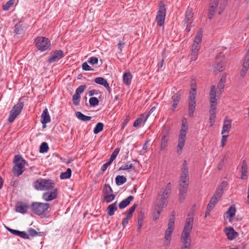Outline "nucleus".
I'll return each mask as SVG.
<instances>
[{
    "mask_svg": "<svg viewBox=\"0 0 249 249\" xmlns=\"http://www.w3.org/2000/svg\"><path fill=\"white\" fill-rule=\"evenodd\" d=\"M163 208L160 207L158 205H156L155 212L154 213L153 219L157 220L159 219V216L160 214L161 211Z\"/></svg>",
    "mask_w": 249,
    "mask_h": 249,
    "instance_id": "nucleus-37",
    "label": "nucleus"
},
{
    "mask_svg": "<svg viewBox=\"0 0 249 249\" xmlns=\"http://www.w3.org/2000/svg\"><path fill=\"white\" fill-rule=\"evenodd\" d=\"M194 218L190 217L186 219L183 230L181 233V239H191L190 234L193 228Z\"/></svg>",
    "mask_w": 249,
    "mask_h": 249,
    "instance_id": "nucleus-10",
    "label": "nucleus"
},
{
    "mask_svg": "<svg viewBox=\"0 0 249 249\" xmlns=\"http://www.w3.org/2000/svg\"><path fill=\"white\" fill-rule=\"evenodd\" d=\"M80 98V95L74 93L72 96L73 104L74 106H77L79 105Z\"/></svg>",
    "mask_w": 249,
    "mask_h": 249,
    "instance_id": "nucleus-48",
    "label": "nucleus"
},
{
    "mask_svg": "<svg viewBox=\"0 0 249 249\" xmlns=\"http://www.w3.org/2000/svg\"><path fill=\"white\" fill-rule=\"evenodd\" d=\"M193 17V13L191 9H188L185 13V18L184 21L186 24L191 23L192 21V18Z\"/></svg>",
    "mask_w": 249,
    "mask_h": 249,
    "instance_id": "nucleus-31",
    "label": "nucleus"
},
{
    "mask_svg": "<svg viewBox=\"0 0 249 249\" xmlns=\"http://www.w3.org/2000/svg\"><path fill=\"white\" fill-rule=\"evenodd\" d=\"M200 46L198 44H193L192 52L195 53H198L199 51Z\"/></svg>",
    "mask_w": 249,
    "mask_h": 249,
    "instance_id": "nucleus-57",
    "label": "nucleus"
},
{
    "mask_svg": "<svg viewBox=\"0 0 249 249\" xmlns=\"http://www.w3.org/2000/svg\"><path fill=\"white\" fill-rule=\"evenodd\" d=\"M202 38V30L200 29L197 32L196 36L194 40V44H196L199 45V43L201 42Z\"/></svg>",
    "mask_w": 249,
    "mask_h": 249,
    "instance_id": "nucleus-46",
    "label": "nucleus"
},
{
    "mask_svg": "<svg viewBox=\"0 0 249 249\" xmlns=\"http://www.w3.org/2000/svg\"><path fill=\"white\" fill-rule=\"evenodd\" d=\"M87 88L86 85H82L79 86L75 90V94L80 95L83 93Z\"/></svg>",
    "mask_w": 249,
    "mask_h": 249,
    "instance_id": "nucleus-51",
    "label": "nucleus"
},
{
    "mask_svg": "<svg viewBox=\"0 0 249 249\" xmlns=\"http://www.w3.org/2000/svg\"><path fill=\"white\" fill-rule=\"evenodd\" d=\"M196 109L195 107H188V114L189 116L191 117H193L194 116V112Z\"/></svg>",
    "mask_w": 249,
    "mask_h": 249,
    "instance_id": "nucleus-62",
    "label": "nucleus"
},
{
    "mask_svg": "<svg viewBox=\"0 0 249 249\" xmlns=\"http://www.w3.org/2000/svg\"><path fill=\"white\" fill-rule=\"evenodd\" d=\"M49 150V146L47 142H42L39 148V152L41 153H46Z\"/></svg>",
    "mask_w": 249,
    "mask_h": 249,
    "instance_id": "nucleus-43",
    "label": "nucleus"
},
{
    "mask_svg": "<svg viewBox=\"0 0 249 249\" xmlns=\"http://www.w3.org/2000/svg\"><path fill=\"white\" fill-rule=\"evenodd\" d=\"M58 194V189H53L51 191L44 193L42 194V198L46 201H50L56 198Z\"/></svg>",
    "mask_w": 249,
    "mask_h": 249,
    "instance_id": "nucleus-13",
    "label": "nucleus"
},
{
    "mask_svg": "<svg viewBox=\"0 0 249 249\" xmlns=\"http://www.w3.org/2000/svg\"><path fill=\"white\" fill-rule=\"evenodd\" d=\"M144 116L143 114H142L140 117L138 118L134 122L133 124V126L135 127H137L140 126V125L142 123V122H144Z\"/></svg>",
    "mask_w": 249,
    "mask_h": 249,
    "instance_id": "nucleus-41",
    "label": "nucleus"
},
{
    "mask_svg": "<svg viewBox=\"0 0 249 249\" xmlns=\"http://www.w3.org/2000/svg\"><path fill=\"white\" fill-rule=\"evenodd\" d=\"M120 148L118 147L115 148L113 152L112 153L110 157L113 158L114 159H115L120 152Z\"/></svg>",
    "mask_w": 249,
    "mask_h": 249,
    "instance_id": "nucleus-59",
    "label": "nucleus"
},
{
    "mask_svg": "<svg viewBox=\"0 0 249 249\" xmlns=\"http://www.w3.org/2000/svg\"><path fill=\"white\" fill-rule=\"evenodd\" d=\"M36 48L40 51L44 52L51 49V43L49 39L43 36H38L35 39Z\"/></svg>",
    "mask_w": 249,
    "mask_h": 249,
    "instance_id": "nucleus-8",
    "label": "nucleus"
},
{
    "mask_svg": "<svg viewBox=\"0 0 249 249\" xmlns=\"http://www.w3.org/2000/svg\"><path fill=\"white\" fill-rule=\"evenodd\" d=\"M166 12L165 5L164 3L160 0L159 3L158 11L156 17V20L158 26H162L164 25Z\"/></svg>",
    "mask_w": 249,
    "mask_h": 249,
    "instance_id": "nucleus-7",
    "label": "nucleus"
},
{
    "mask_svg": "<svg viewBox=\"0 0 249 249\" xmlns=\"http://www.w3.org/2000/svg\"><path fill=\"white\" fill-rule=\"evenodd\" d=\"M144 217V213L142 211H140L138 213V216H137L138 220L143 221Z\"/></svg>",
    "mask_w": 249,
    "mask_h": 249,
    "instance_id": "nucleus-60",
    "label": "nucleus"
},
{
    "mask_svg": "<svg viewBox=\"0 0 249 249\" xmlns=\"http://www.w3.org/2000/svg\"><path fill=\"white\" fill-rule=\"evenodd\" d=\"M183 91L181 90H178L177 93H174L171 97L172 106L170 109L171 112L176 111L178 105L181 98Z\"/></svg>",
    "mask_w": 249,
    "mask_h": 249,
    "instance_id": "nucleus-11",
    "label": "nucleus"
},
{
    "mask_svg": "<svg viewBox=\"0 0 249 249\" xmlns=\"http://www.w3.org/2000/svg\"><path fill=\"white\" fill-rule=\"evenodd\" d=\"M112 193L113 190L112 189L110 186L108 184H105L103 189V195L109 194V193Z\"/></svg>",
    "mask_w": 249,
    "mask_h": 249,
    "instance_id": "nucleus-42",
    "label": "nucleus"
},
{
    "mask_svg": "<svg viewBox=\"0 0 249 249\" xmlns=\"http://www.w3.org/2000/svg\"><path fill=\"white\" fill-rule=\"evenodd\" d=\"M131 169H134V166L132 163L129 161L121 166L119 168V170H129Z\"/></svg>",
    "mask_w": 249,
    "mask_h": 249,
    "instance_id": "nucleus-38",
    "label": "nucleus"
},
{
    "mask_svg": "<svg viewBox=\"0 0 249 249\" xmlns=\"http://www.w3.org/2000/svg\"><path fill=\"white\" fill-rule=\"evenodd\" d=\"M223 59L222 55H219L216 57L215 64L213 67V72L215 74L223 70Z\"/></svg>",
    "mask_w": 249,
    "mask_h": 249,
    "instance_id": "nucleus-15",
    "label": "nucleus"
},
{
    "mask_svg": "<svg viewBox=\"0 0 249 249\" xmlns=\"http://www.w3.org/2000/svg\"><path fill=\"white\" fill-rule=\"evenodd\" d=\"M219 0H210V6L208 10V17L212 19L217 11Z\"/></svg>",
    "mask_w": 249,
    "mask_h": 249,
    "instance_id": "nucleus-12",
    "label": "nucleus"
},
{
    "mask_svg": "<svg viewBox=\"0 0 249 249\" xmlns=\"http://www.w3.org/2000/svg\"><path fill=\"white\" fill-rule=\"evenodd\" d=\"M226 3L225 2H221L219 5L218 14L221 15L225 9Z\"/></svg>",
    "mask_w": 249,
    "mask_h": 249,
    "instance_id": "nucleus-54",
    "label": "nucleus"
},
{
    "mask_svg": "<svg viewBox=\"0 0 249 249\" xmlns=\"http://www.w3.org/2000/svg\"><path fill=\"white\" fill-rule=\"evenodd\" d=\"M25 31L24 23L22 21H19L14 26V33L16 35H21L24 33Z\"/></svg>",
    "mask_w": 249,
    "mask_h": 249,
    "instance_id": "nucleus-21",
    "label": "nucleus"
},
{
    "mask_svg": "<svg viewBox=\"0 0 249 249\" xmlns=\"http://www.w3.org/2000/svg\"><path fill=\"white\" fill-rule=\"evenodd\" d=\"M195 93H190L189 97L188 106L189 107H196V101Z\"/></svg>",
    "mask_w": 249,
    "mask_h": 249,
    "instance_id": "nucleus-32",
    "label": "nucleus"
},
{
    "mask_svg": "<svg viewBox=\"0 0 249 249\" xmlns=\"http://www.w3.org/2000/svg\"><path fill=\"white\" fill-rule=\"evenodd\" d=\"M224 232L230 240H233L235 237L238 235V233L235 231L233 228L231 227L225 228Z\"/></svg>",
    "mask_w": 249,
    "mask_h": 249,
    "instance_id": "nucleus-17",
    "label": "nucleus"
},
{
    "mask_svg": "<svg viewBox=\"0 0 249 249\" xmlns=\"http://www.w3.org/2000/svg\"><path fill=\"white\" fill-rule=\"evenodd\" d=\"M54 186V181L52 179H43L42 190L49 191L53 189Z\"/></svg>",
    "mask_w": 249,
    "mask_h": 249,
    "instance_id": "nucleus-25",
    "label": "nucleus"
},
{
    "mask_svg": "<svg viewBox=\"0 0 249 249\" xmlns=\"http://www.w3.org/2000/svg\"><path fill=\"white\" fill-rule=\"evenodd\" d=\"M174 227H175L174 226H170V225H168V228L165 231L164 237H171V235L173 232Z\"/></svg>",
    "mask_w": 249,
    "mask_h": 249,
    "instance_id": "nucleus-49",
    "label": "nucleus"
},
{
    "mask_svg": "<svg viewBox=\"0 0 249 249\" xmlns=\"http://www.w3.org/2000/svg\"><path fill=\"white\" fill-rule=\"evenodd\" d=\"M217 106H214L213 105H211L210 109L209 110L210 112V119H214L215 118V111L216 109Z\"/></svg>",
    "mask_w": 249,
    "mask_h": 249,
    "instance_id": "nucleus-47",
    "label": "nucleus"
},
{
    "mask_svg": "<svg viewBox=\"0 0 249 249\" xmlns=\"http://www.w3.org/2000/svg\"><path fill=\"white\" fill-rule=\"evenodd\" d=\"M183 245L181 249H190L191 246V239H181Z\"/></svg>",
    "mask_w": 249,
    "mask_h": 249,
    "instance_id": "nucleus-39",
    "label": "nucleus"
},
{
    "mask_svg": "<svg viewBox=\"0 0 249 249\" xmlns=\"http://www.w3.org/2000/svg\"><path fill=\"white\" fill-rule=\"evenodd\" d=\"M7 229L10 233L14 235L19 236L25 239H29V235L25 231H21L16 230H13L9 228H7Z\"/></svg>",
    "mask_w": 249,
    "mask_h": 249,
    "instance_id": "nucleus-22",
    "label": "nucleus"
},
{
    "mask_svg": "<svg viewBox=\"0 0 249 249\" xmlns=\"http://www.w3.org/2000/svg\"><path fill=\"white\" fill-rule=\"evenodd\" d=\"M29 208V205L24 204L22 201H18L16 204L15 210L18 213L24 214L27 213Z\"/></svg>",
    "mask_w": 249,
    "mask_h": 249,
    "instance_id": "nucleus-16",
    "label": "nucleus"
},
{
    "mask_svg": "<svg viewBox=\"0 0 249 249\" xmlns=\"http://www.w3.org/2000/svg\"><path fill=\"white\" fill-rule=\"evenodd\" d=\"M196 84L195 83H192L191 85V91L190 93L194 92L196 96Z\"/></svg>",
    "mask_w": 249,
    "mask_h": 249,
    "instance_id": "nucleus-61",
    "label": "nucleus"
},
{
    "mask_svg": "<svg viewBox=\"0 0 249 249\" xmlns=\"http://www.w3.org/2000/svg\"><path fill=\"white\" fill-rule=\"evenodd\" d=\"M71 175V170L70 168H68L66 172L61 173L60 178L61 179H67L70 178Z\"/></svg>",
    "mask_w": 249,
    "mask_h": 249,
    "instance_id": "nucleus-36",
    "label": "nucleus"
},
{
    "mask_svg": "<svg viewBox=\"0 0 249 249\" xmlns=\"http://www.w3.org/2000/svg\"><path fill=\"white\" fill-rule=\"evenodd\" d=\"M15 165L13 167L14 175L18 177L24 171V166L27 164V162L20 155H15L14 157Z\"/></svg>",
    "mask_w": 249,
    "mask_h": 249,
    "instance_id": "nucleus-4",
    "label": "nucleus"
},
{
    "mask_svg": "<svg viewBox=\"0 0 249 249\" xmlns=\"http://www.w3.org/2000/svg\"><path fill=\"white\" fill-rule=\"evenodd\" d=\"M82 67L83 70L86 71L93 70V69H92L86 62H85L82 64Z\"/></svg>",
    "mask_w": 249,
    "mask_h": 249,
    "instance_id": "nucleus-55",
    "label": "nucleus"
},
{
    "mask_svg": "<svg viewBox=\"0 0 249 249\" xmlns=\"http://www.w3.org/2000/svg\"><path fill=\"white\" fill-rule=\"evenodd\" d=\"M171 183L169 182L165 188L160 191V194L157 198L156 205L162 208L166 206L168 203L167 198L171 194Z\"/></svg>",
    "mask_w": 249,
    "mask_h": 249,
    "instance_id": "nucleus-3",
    "label": "nucleus"
},
{
    "mask_svg": "<svg viewBox=\"0 0 249 249\" xmlns=\"http://www.w3.org/2000/svg\"><path fill=\"white\" fill-rule=\"evenodd\" d=\"M88 62L92 65L97 64L98 62V59L96 57H91L89 59Z\"/></svg>",
    "mask_w": 249,
    "mask_h": 249,
    "instance_id": "nucleus-52",
    "label": "nucleus"
},
{
    "mask_svg": "<svg viewBox=\"0 0 249 249\" xmlns=\"http://www.w3.org/2000/svg\"><path fill=\"white\" fill-rule=\"evenodd\" d=\"M94 82L99 85L103 86L107 90L109 93L111 92V89L109 87V84L105 78L101 77H96L94 79Z\"/></svg>",
    "mask_w": 249,
    "mask_h": 249,
    "instance_id": "nucleus-20",
    "label": "nucleus"
},
{
    "mask_svg": "<svg viewBox=\"0 0 249 249\" xmlns=\"http://www.w3.org/2000/svg\"><path fill=\"white\" fill-rule=\"evenodd\" d=\"M228 136V134L227 135H225V134L222 135L221 141V146L222 147H223L226 145Z\"/></svg>",
    "mask_w": 249,
    "mask_h": 249,
    "instance_id": "nucleus-56",
    "label": "nucleus"
},
{
    "mask_svg": "<svg viewBox=\"0 0 249 249\" xmlns=\"http://www.w3.org/2000/svg\"><path fill=\"white\" fill-rule=\"evenodd\" d=\"M189 184V176L188 167L187 161L184 160L182 165L181 173L178 185V201L180 203L183 202L186 197Z\"/></svg>",
    "mask_w": 249,
    "mask_h": 249,
    "instance_id": "nucleus-1",
    "label": "nucleus"
},
{
    "mask_svg": "<svg viewBox=\"0 0 249 249\" xmlns=\"http://www.w3.org/2000/svg\"><path fill=\"white\" fill-rule=\"evenodd\" d=\"M104 124L102 123H98L96 124L93 130L95 134H97L103 130Z\"/></svg>",
    "mask_w": 249,
    "mask_h": 249,
    "instance_id": "nucleus-40",
    "label": "nucleus"
},
{
    "mask_svg": "<svg viewBox=\"0 0 249 249\" xmlns=\"http://www.w3.org/2000/svg\"><path fill=\"white\" fill-rule=\"evenodd\" d=\"M23 106V102H20V101L14 106L10 111L9 116L8 119V121L9 123H12L14 121L15 119L21 112Z\"/></svg>",
    "mask_w": 249,
    "mask_h": 249,
    "instance_id": "nucleus-9",
    "label": "nucleus"
},
{
    "mask_svg": "<svg viewBox=\"0 0 249 249\" xmlns=\"http://www.w3.org/2000/svg\"><path fill=\"white\" fill-rule=\"evenodd\" d=\"M210 102L211 105L217 106V99L216 98V89L214 86L211 87V89L210 93Z\"/></svg>",
    "mask_w": 249,
    "mask_h": 249,
    "instance_id": "nucleus-24",
    "label": "nucleus"
},
{
    "mask_svg": "<svg viewBox=\"0 0 249 249\" xmlns=\"http://www.w3.org/2000/svg\"><path fill=\"white\" fill-rule=\"evenodd\" d=\"M247 170H248V165L247 163L245 160H243L242 161V166L241 168V178L242 179H245L247 178Z\"/></svg>",
    "mask_w": 249,
    "mask_h": 249,
    "instance_id": "nucleus-30",
    "label": "nucleus"
},
{
    "mask_svg": "<svg viewBox=\"0 0 249 249\" xmlns=\"http://www.w3.org/2000/svg\"><path fill=\"white\" fill-rule=\"evenodd\" d=\"M137 207V204H135L131 206L129 210L126 212V216L128 218H131L133 216V213Z\"/></svg>",
    "mask_w": 249,
    "mask_h": 249,
    "instance_id": "nucleus-44",
    "label": "nucleus"
},
{
    "mask_svg": "<svg viewBox=\"0 0 249 249\" xmlns=\"http://www.w3.org/2000/svg\"><path fill=\"white\" fill-rule=\"evenodd\" d=\"M75 115L78 119L83 121H88L90 120L91 119L90 116L85 115L80 111H77L75 113Z\"/></svg>",
    "mask_w": 249,
    "mask_h": 249,
    "instance_id": "nucleus-34",
    "label": "nucleus"
},
{
    "mask_svg": "<svg viewBox=\"0 0 249 249\" xmlns=\"http://www.w3.org/2000/svg\"><path fill=\"white\" fill-rule=\"evenodd\" d=\"M126 181V178L124 176H117L115 178L116 184L118 185H121Z\"/></svg>",
    "mask_w": 249,
    "mask_h": 249,
    "instance_id": "nucleus-35",
    "label": "nucleus"
},
{
    "mask_svg": "<svg viewBox=\"0 0 249 249\" xmlns=\"http://www.w3.org/2000/svg\"><path fill=\"white\" fill-rule=\"evenodd\" d=\"M123 82L125 85H130L131 83L132 75L130 71L125 72L123 74Z\"/></svg>",
    "mask_w": 249,
    "mask_h": 249,
    "instance_id": "nucleus-28",
    "label": "nucleus"
},
{
    "mask_svg": "<svg viewBox=\"0 0 249 249\" xmlns=\"http://www.w3.org/2000/svg\"><path fill=\"white\" fill-rule=\"evenodd\" d=\"M50 204L48 203L34 202L30 206L32 211L37 215L43 214L49 209Z\"/></svg>",
    "mask_w": 249,
    "mask_h": 249,
    "instance_id": "nucleus-5",
    "label": "nucleus"
},
{
    "mask_svg": "<svg viewBox=\"0 0 249 249\" xmlns=\"http://www.w3.org/2000/svg\"><path fill=\"white\" fill-rule=\"evenodd\" d=\"M117 210V201H116L107 207V215L110 216L113 215Z\"/></svg>",
    "mask_w": 249,
    "mask_h": 249,
    "instance_id": "nucleus-29",
    "label": "nucleus"
},
{
    "mask_svg": "<svg viewBox=\"0 0 249 249\" xmlns=\"http://www.w3.org/2000/svg\"><path fill=\"white\" fill-rule=\"evenodd\" d=\"M99 100L95 97L90 98L89 100V103L90 106L95 107L99 104Z\"/></svg>",
    "mask_w": 249,
    "mask_h": 249,
    "instance_id": "nucleus-50",
    "label": "nucleus"
},
{
    "mask_svg": "<svg viewBox=\"0 0 249 249\" xmlns=\"http://www.w3.org/2000/svg\"><path fill=\"white\" fill-rule=\"evenodd\" d=\"M222 195L221 191L220 190V189H217L207 205L205 214V217L210 215L211 211L216 205L217 203L221 197Z\"/></svg>",
    "mask_w": 249,
    "mask_h": 249,
    "instance_id": "nucleus-6",
    "label": "nucleus"
},
{
    "mask_svg": "<svg viewBox=\"0 0 249 249\" xmlns=\"http://www.w3.org/2000/svg\"><path fill=\"white\" fill-rule=\"evenodd\" d=\"M156 107H155L151 108V109L149 111L147 115L144 118V122H145L148 118V117L150 115V114L155 110Z\"/></svg>",
    "mask_w": 249,
    "mask_h": 249,
    "instance_id": "nucleus-64",
    "label": "nucleus"
},
{
    "mask_svg": "<svg viewBox=\"0 0 249 249\" xmlns=\"http://www.w3.org/2000/svg\"><path fill=\"white\" fill-rule=\"evenodd\" d=\"M133 199L134 196H129L119 204V208L121 209L126 208Z\"/></svg>",
    "mask_w": 249,
    "mask_h": 249,
    "instance_id": "nucleus-27",
    "label": "nucleus"
},
{
    "mask_svg": "<svg viewBox=\"0 0 249 249\" xmlns=\"http://www.w3.org/2000/svg\"><path fill=\"white\" fill-rule=\"evenodd\" d=\"M43 179V178H39L34 182L33 186L35 189L36 190H42Z\"/></svg>",
    "mask_w": 249,
    "mask_h": 249,
    "instance_id": "nucleus-33",
    "label": "nucleus"
},
{
    "mask_svg": "<svg viewBox=\"0 0 249 249\" xmlns=\"http://www.w3.org/2000/svg\"><path fill=\"white\" fill-rule=\"evenodd\" d=\"M64 57L63 52L61 50H55L52 52L49 57L48 62L49 63L55 62Z\"/></svg>",
    "mask_w": 249,
    "mask_h": 249,
    "instance_id": "nucleus-14",
    "label": "nucleus"
},
{
    "mask_svg": "<svg viewBox=\"0 0 249 249\" xmlns=\"http://www.w3.org/2000/svg\"><path fill=\"white\" fill-rule=\"evenodd\" d=\"M28 232L29 235L31 236L34 237L38 235V232L36 231L35 229L33 228H30L28 230Z\"/></svg>",
    "mask_w": 249,
    "mask_h": 249,
    "instance_id": "nucleus-58",
    "label": "nucleus"
},
{
    "mask_svg": "<svg viewBox=\"0 0 249 249\" xmlns=\"http://www.w3.org/2000/svg\"><path fill=\"white\" fill-rule=\"evenodd\" d=\"M188 128V126L187 120L185 118H184L182 121L181 127L179 131L177 149V153L179 155L181 154L182 153V149L185 144Z\"/></svg>",
    "mask_w": 249,
    "mask_h": 249,
    "instance_id": "nucleus-2",
    "label": "nucleus"
},
{
    "mask_svg": "<svg viewBox=\"0 0 249 249\" xmlns=\"http://www.w3.org/2000/svg\"><path fill=\"white\" fill-rule=\"evenodd\" d=\"M129 121V116H126L124 122L121 124V126H122V129H124L125 125L128 124Z\"/></svg>",
    "mask_w": 249,
    "mask_h": 249,
    "instance_id": "nucleus-63",
    "label": "nucleus"
},
{
    "mask_svg": "<svg viewBox=\"0 0 249 249\" xmlns=\"http://www.w3.org/2000/svg\"><path fill=\"white\" fill-rule=\"evenodd\" d=\"M171 237H164V240L163 242V246L165 249H167L170 244Z\"/></svg>",
    "mask_w": 249,
    "mask_h": 249,
    "instance_id": "nucleus-53",
    "label": "nucleus"
},
{
    "mask_svg": "<svg viewBox=\"0 0 249 249\" xmlns=\"http://www.w3.org/2000/svg\"><path fill=\"white\" fill-rule=\"evenodd\" d=\"M169 136L170 134L169 131H167L162 133L160 146L161 150L163 151L167 146V142L169 139Z\"/></svg>",
    "mask_w": 249,
    "mask_h": 249,
    "instance_id": "nucleus-19",
    "label": "nucleus"
},
{
    "mask_svg": "<svg viewBox=\"0 0 249 249\" xmlns=\"http://www.w3.org/2000/svg\"><path fill=\"white\" fill-rule=\"evenodd\" d=\"M231 127V121L225 119L224 121V124L222 128L221 134H228Z\"/></svg>",
    "mask_w": 249,
    "mask_h": 249,
    "instance_id": "nucleus-26",
    "label": "nucleus"
},
{
    "mask_svg": "<svg viewBox=\"0 0 249 249\" xmlns=\"http://www.w3.org/2000/svg\"><path fill=\"white\" fill-rule=\"evenodd\" d=\"M236 212V209L235 206L232 205L229 208L224 214H227L228 215L227 218L228 219L230 222H232L233 218L235 216Z\"/></svg>",
    "mask_w": 249,
    "mask_h": 249,
    "instance_id": "nucleus-23",
    "label": "nucleus"
},
{
    "mask_svg": "<svg viewBox=\"0 0 249 249\" xmlns=\"http://www.w3.org/2000/svg\"><path fill=\"white\" fill-rule=\"evenodd\" d=\"M51 121V118L48 113V109L45 108L42 113L41 116V122L43 124V127L45 128L46 125V124L49 123Z\"/></svg>",
    "mask_w": 249,
    "mask_h": 249,
    "instance_id": "nucleus-18",
    "label": "nucleus"
},
{
    "mask_svg": "<svg viewBox=\"0 0 249 249\" xmlns=\"http://www.w3.org/2000/svg\"><path fill=\"white\" fill-rule=\"evenodd\" d=\"M16 0H9L4 5H3V10L4 11L8 10L15 3Z\"/></svg>",
    "mask_w": 249,
    "mask_h": 249,
    "instance_id": "nucleus-45",
    "label": "nucleus"
}]
</instances>
